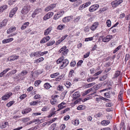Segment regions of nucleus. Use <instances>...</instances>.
<instances>
[{
	"instance_id": "f257e3e1",
	"label": "nucleus",
	"mask_w": 130,
	"mask_h": 130,
	"mask_svg": "<svg viewBox=\"0 0 130 130\" xmlns=\"http://www.w3.org/2000/svg\"><path fill=\"white\" fill-rule=\"evenodd\" d=\"M57 64H60V68L63 69L66 67L69 63V61L67 59H64V57L62 55V57L60 58L56 61Z\"/></svg>"
},
{
	"instance_id": "f03ea898",
	"label": "nucleus",
	"mask_w": 130,
	"mask_h": 130,
	"mask_svg": "<svg viewBox=\"0 0 130 130\" xmlns=\"http://www.w3.org/2000/svg\"><path fill=\"white\" fill-rule=\"evenodd\" d=\"M57 64H60V68L63 69L66 67L69 63V61L67 59H64V57L62 55V57L60 58L56 61Z\"/></svg>"
},
{
	"instance_id": "7ed1b4c3",
	"label": "nucleus",
	"mask_w": 130,
	"mask_h": 130,
	"mask_svg": "<svg viewBox=\"0 0 130 130\" xmlns=\"http://www.w3.org/2000/svg\"><path fill=\"white\" fill-rule=\"evenodd\" d=\"M106 107H109V108H106V111L109 112L113 110L111 106L113 105L112 103L110 101L106 99Z\"/></svg>"
},
{
	"instance_id": "20e7f679",
	"label": "nucleus",
	"mask_w": 130,
	"mask_h": 130,
	"mask_svg": "<svg viewBox=\"0 0 130 130\" xmlns=\"http://www.w3.org/2000/svg\"><path fill=\"white\" fill-rule=\"evenodd\" d=\"M31 7L30 5H27L24 7L21 11L22 13L23 14H26L29 11Z\"/></svg>"
},
{
	"instance_id": "39448f33",
	"label": "nucleus",
	"mask_w": 130,
	"mask_h": 130,
	"mask_svg": "<svg viewBox=\"0 0 130 130\" xmlns=\"http://www.w3.org/2000/svg\"><path fill=\"white\" fill-rule=\"evenodd\" d=\"M112 89V88L111 87H109L106 88V98H109L111 94L113 93Z\"/></svg>"
},
{
	"instance_id": "423d86ee",
	"label": "nucleus",
	"mask_w": 130,
	"mask_h": 130,
	"mask_svg": "<svg viewBox=\"0 0 130 130\" xmlns=\"http://www.w3.org/2000/svg\"><path fill=\"white\" fill-rule=\"evenodd\" d=\"M123 2L122 0H116L111 3L113 7H116Z\"/></svg>"
},
{
	"instance_id": "0eeeda50",
	"label": "nucleus",
	"mask_w": 130,
	"mask_h": 130,
	"mask_svg": "<svg viewBox=\"0 0 130 130\" xmlns=\"http://www.w3.org/2000/svg\"><path fill=\"white\" fill-rule=\"evenodd\" d=\"M99 5L98 4L94 5L91 6L89 8V10L90 12H92L98 9Z\"/></svg>"
},
{
	"instance_id": "6e6552de",
	"label": "nucleus",
	"mask_w": 130,
	"mask_h": 130,
	"mask_svg": "<svg viewBox=\"0 0 130 130\" xmlns=\"http://www.w3.org/2000/svg\"><path fill=\"white\" fill-rule=\"evenodd\" d=\"M12 95V93L11 92L7 93L2 97V100L4 101L6 100L9 99Z\"/></svg>"
},
{
	"instance_id": "1a4fd4ad",
	"label": "nucleus",
	"mask_w": 130,
	"mask_h": 130,
	"mask_svg": "<svg viewBox=\"0 0 130 130\" xmlns=\"http://www.w3.org/2000/svg\"><path fill=\"white\" fill-rule=\"evenodd\" d=\"M19 58V56L18 55H13L11 56L10 57L8 58V61H12L15 60H17Z\"/></svg>"
},
{
	"instance_id": "9d476101",
	"label": "nucleus",
	"mask_w": 130,
	"mask_h": 130,
	"mask_svg": "<svg viewBox=\"0 0 130 130\" xmlns=\"http://www.w3.org/2000/svg\"><path fill=\"white\" fill-rule=\"evenodd\" d=\"M53 15V13L52 12H48L45 15L43 18L44 20H46L51 18Z\"/></svg>"
},
{
	"instance_id": "9b49d317",
	"label": "nucleus",
	"mask_w": 130,
	"mask_h": 130,
	"mask_svg": "<svg viewBox=\"0 0 130 130\" xmlns=\"http://www.w3.org/2000/svg\"><path fill=\"white\" fill-rule=\"evenodd\" d=\"M80 96V93L79 91L76 92L72 95L74 100H75L79 98Z\"/></svg>"
},
{
	"instance_id": "f8f14e48",
	"label": "nucleus",
	"mask_w": 130,
	"mask_h": 130,
	"mask_svg": "<svg viewBox=\"0 0 130 130\" xmlns=\"http://www.w3.org/2000/svg\"><path fill=\"white\" fill-rule=\"evenodd\" d=\"M50 39V37L47 36L44 37L40 41L41 43H43L48 41Z\"/></svg>"
},
{
	"instance_id": "ddd939ff",
	"label": "nucleus",
	"mask_w": 130,
	"mask_h": 130,
	"mask_svg": "<svg viewBox=\"0 0 130 130\" xmlns=\"http://www.w3.org/2000/svg\"><path fill=\"white\" fill-rule=\"evenodd\" d=\"M18 8L15 7L9 13V17L10 18L12 17L13 15H14L16 13V11L18 10Z\"/></svg>"
},
{
	"instance_id": "4468645a",
	"label": "nucleus",
	"mask_w": 130,
	"mask_h": 130,
	"mask_svg": "<svg viewBox=\"0 0 130 130\" xmlns=\"http://www.w3.org/2000/svg\"><path fill=\"white\" fill-rule=\"evenodd\" d=\"M56 6V4H53L50 5V6L47 7L45 9L46 11H48L55 7Z\"/></svg>"
},
{
	"instance_id": "2eb2a0df",
	"label": "nucleus",
	"mask_w": 130,
	"mask_h": 130,
	"mask_svg": "<svg viewBox=\"0 0 130 130\" xmlns=\"http://www.w3.org/2000/svg\"><path fill=\"white\" fill-rule=\"evenodd\" d=\"M99 24V23L98 22L94 23L91 27V29L92 31L94 30L97 28Z\"/></svg>"
},
{
	"instance_id": "dca6fc26",
	"label": "nucleus",
	"mask_w": 130,
	"mask_h": 130,
	"mask_svg": "<svg viewBox=\"0 0 130 130\" xmlns=\"http://www.w3.org/2000/svg\"><path fill=\"white\" fill-rule=\"evenodd\" d=\"M72 19L71 16L67 17H64L62 19V21L64 23L69 22Z\"/></svg>"
},
{
	"instance_id": "f3484780",
	"label": "nucleus",
	"mask_w": 130,
	"mask_h": 130,
	"mask_svg": "<svg viewBox=\"0 0 130 130\" xmlns=\"http://www.w3.org/2000/svg\"><path fill=\"white\" fill-rule=\"evenodd\" d=\"M31 109L29 108H27L22 111V113L23 114H26L30 111Z\"/></svg>"
},
{
	"instance_id": "a211bd4d",
	"label": "nucleus",
	"mask_w": 130,
	"mask_h": 130,
	"mask_svg": "<svg viewBox=\"0 0 130 130\" xmlns=\"http://www.w3.org/2000/svg\"><path fill=\"white\" fill-rule=\"evenodd\" d=\"M62 12H58L57 14H55L54 17V19L55 20H56L58 19L61 16V14Z\"/></svg>"
},
{
	"instance_id": "6ab92c4d",
	"label": "nucleus",
	"mask_w": 130,
	"mask_h": 130,
	"mask_svg": "<svg viewBox=\"0 0 130 130\" xmlns=\"http://www.w3.org/2000/svg\"><path fill=\"white\" fill-rule=\"evenodd\" d=\"M13 40V39L12 38L6 39L3 40L2 41V42L3 44H5L10 42L12 41Z\"/></svg>"
},
{
	"instance_id": "aec40b11",
	"label": "nucleus",
	"mask_w": 130,
	"mask_h": 130,
	"mask_svg": "<svg viewBox=\"0 0 130 130\" xmlns=\"http://www.w3.org/2000/svg\"><path fill=\"white\" fill-rule=\"evenodd\" d=\"M40 51L32 53L30 55L31 57H32L33 56H35L36 57L40 56Z\"/></svg>"
},
{
	"instance_id": "412c9836",
	"label": "nucleus",
	"mask_w": 130,
	"mask_h": 130,
	"mask_svg": "<svg viewBox=\"0 0 130 130\" xmlns=\"http://www.w3.org/2000/svg\"><path fill=\"white\" fill-rule=\"evenodd\" d=\"M7 20L5 19L0 23V28H1L3 26H4L6 24Z\"/></svg>"
},
{
	"instance_id": "4be33fe9",
	"label": "nucleus",
	"mask_w": 130,
	"mask_h": 130,
	"mask_svg": "<svg viewBox=\"0 0 130 130\" xmlns=\"http://www.w3.org/2000/svg\"><path fill=\"white\" fill-rule=\"evenodd\" d=\"M8 123L7 122H4V123L3 122L2 124H1L0 125V127L1 128H3L6 127L8 125Z\"/></svg>"
},
{
	"instance_id": "5701e85b",
	"label": "nucleus",
	"mask_w": 130,
	"mask_h": 130,
	"mask_svg": "<svg viewBox=\"0 0 130 130\" xmlns=\"http://www.w3.org/2000/svg\"><path fill=\"white\" fill-rule=\"evenodd\" d=\"M52 30V27H49L45 31L44 34L45 35H47L49 34V33L51 32V30Z\"/></svg>"
},
{
	"instance_id": "b1692460",
	"label": "nucleus",
	"mask_w": 130,
	"mask_h": 130,
	"mask_svg": "<svg viewBox=\"0 0 130 130\" xmlns=\"http://www.w3.org/2000/svg\"><path fill=\"white\" fill-rule=\"evenodd\" d=\"M16 29V28L15 27H10L7 30V34H9L10 33L12 32L15 31Z\"/></svg>"
},
{
	"instance_id": "393cba45",
	"label": "nucleus",
	"mask_w": 130,
	"mask_h": 130,
	"mask_svg": "<svg viewBox=\"0 0 130 130\" xmlns=\"http://www.w3.org/2000/svg\"><path fill=\"white\" fill-rule=\"evenodd\" d=\"M50 102L52 105H56L57 104V100L55 99H54L53 98H52Z\"/></svg>"
},
{
	"instance_id": "a878e982",
	"label": "nucleus",
	"mask_w": 130,
	"mask_h": 130,
	"mask_svg": "<svg viewBox=\"0 0 130 130\" xmlns=\"http://www.w3.org/2000/svg\"><path fill=\"white\" fill-rule=\"evenodd\" d=\"M7 8V6L6 5H4L0 7V12H2L3 10Z\"/></svg>"
},
{
	"instance_id": "bb28decb",
	"label": "nucleus",
	"mask_w": 130,
	"mask_h": 130,
	"mask_svg": "<svg viewBox=\"0 0 130 130\" xmlns=\"http://www.w3.org/2000/svg\"><path fill=\"white\" fill-rule=\"evenodd\" d=\"M29 23L28 22L25 23L22 26L21 29L22 30L25 29L28 26Z\"/></svg>"
},
{
	"instance_id": "cd10ccee",
	"label": "nucleus",
	"mask_w": 130,
	"mask_h": 130,
	"mask_svg": "<svg viewBox=\"0 0 130 130\" xmlns=\"http://www.w3.org/2000/svg\"><path fill=\"white\" fill-rule=\"evenodd\" d=\"M44 87L45 88L48 89H49L50 87H51V86L49 83H46L44 84Z\"/></svg>"
},
{
	"instance_id": "c85d7f7f",
	"label": "nucleus",
	"mask_w": 130,
	"mask_h": 130,
	"mask_svg": "<svg viewBox=\"0 0 130 130\" xmlns=\"http://www.w3.org/2000/svg\"><path fill=\"white\" fill-rule=\"evenodd\" d=\"M85 106L83 105H80L78 106L77 107V109L78 110H82L84 109Z\"/></svg>"
},
{
	"instance_id": "c756f323",
	"label": "nucleus",
	"mask_w": 130,
	"mask_h": 130,
	"mask_svg": "<svg viewBox=\"0 0 130 130\" xmlns=\"http://www.w3.org/2000/svg\"><path fill=\"white\" fill-rule=\"evenodd\" d=\"M92 90H93L92 88H91L88 89L86 91H85L84 93L83 94V96H85L88 93H89L90 91H91Z\"/></svg>"
},
{
	"instance_id": "7c9ffc66",
	"label": "nucleus",
	"mask_w": 130,
	"mask_h": 130,
	"mask_svg": "<svg viewBox=\"0 0 130 130\" xmlns=\"http://www.w3.org/2000/svg\"><path fill=\"white\" fill-rule=\"evenodd\" d=\"M59 75V72H56L51 75V77L52 78L56 77L58 75Z\"/></svg>"
},
{
	"instance_id": "2f4dec72",
	"label": "nucleus",
	"mask_w": 130,
	"mask_h": 130,
	"mask_svg": "<svg viewBox=\"0 0 130 130\" xmlns=\"http://www.w3.org/2000/svg\"><path fill=\"white\" fill-rule=\"evenodd\" d=\"M14 102V101H10L7 104L6 106L8 107H9L12 106Z\"/></svg>"
},
{
	"instance_id": "473e14b6",
	"label": "nucleus",
	"mask_w": 130,
	"mask_h": 130,
	"mask_svg": "<svg viewBox=\"0 0 130 130\" xmlns=\"http://www.w3.org/2000/svg\"><path fill=\"white\" fill-rule=\"evenodd\" d=\"M55 43V41L54 40L50 41L47 42V45L48 46H50L53 45Z\"/></svg>"
},
{
	"instance_id": "72a5a7b5",
	"label": "nucleus",
	"mask_w": 130,
	"mask_h": 130,
	"mask_svg": "<svg viewBox=\"0 0 130 130\" xmlns=\"http://www.w3.org/2000/svg\"><path fill=\"white\" fill-rule=\"evenodd\" d=\"M72 123L75 125H78L79 123V121L78 120H75L72 122Z\"/></svg>"
},
{
	"instance_id": "f704fd0d",
	"label": "nucleus",
	"mask_w": 130,
	"mask_h": 130,
	"mask_svg": "<svg viewBox=\"0 0 130 130\" xmlns=\"http://www.w3.org/2000/svg\"><path fill=\"white\" fill-rule=\"evenodd\" d=\"M40 102L39 101H33L30 103V105H37V104L39 103Z\"/></svg>"
},
{
	"instance_id": "c9c22d12",
	"label": "nucleus",
	"mask_w": 130,
	"mask_h": 130,
	"mask_svg": "<svg viewBox=\"0 0 130 130\" xmlns=\"http://www.w3.org/2000/svg\"><path fill=\"white\" fill-rule=\"evenodd\" d=\"M98 77H96V78L95 77H91L88 78L87 79V82H91L93 81V80H95L96 78H98Z\"/></svg>"
},
{
	"instance_id": "e433bc0d",
	"label": "nucleus",
	"mask_w": 130,
	"mask_h": 130,
	"mask_svg": "<svg viewBox=\"0 0 130 130\" xmlns=\"http://www.w3.org/2000/svg\"><path fill=\"white\" fill-rule=\"evenodd\" d=\"M67 47L66 46H64L59 51V52L60 53H61L62 52L65 51L67 49Z\"/></svg>"
},
{
	"instance_id": "4c0bfd02",
	"label": "nucleus",
	"mask_w": 130,
	"mask_h": 130,
	"mask_svg": "<svg viewBox=\"0 0 130 130\" xmlns=\"http://www.w3.org/2000/svg\"><path fill=\"white\" fill-rule=\"evenodd\" d=\"M107 26L108 27H110L111 26V21L110 20H108L106 22Z\"/></svg>"
},
{
	"instance_id": "58836bf2",
	"label": "nucleus",
	"mask_w": 130,
	"mask_h": 130,
	"mask_svg": "<svg viewBox=\"0 0 130 130\" xmlns=\"http://www.w3.org/2000/svg\"><path fill=\"white\" fill-rule=\"evenodd\" d=\"M112 35H108L106 36V42H108L112 38Z\"/></svg>"
},
{
	"instance_id": "ea45409f",
	"label": "nucleus",
	"mask_w": 130,
	"mask_h": 130,
	"mask_svg": "<svg viewBox=\"0 0 130 130\" xmlns=\"http://www.w3.org/2000/svg\"><path fill=\"white\" fill-rule=\"evenodd\" d=\"M28 73V72L26 70H23L21 73V75L22 76L25 75Z\"/></svg>"
},
{
	"instance_id": "a19ab883",
	"label": "nucleus",
	"mask_w": 130,
	"mask_h": 130,
	"mask_svg": "<svg viewBox=\"0 0 130 130\" xmlns=\"http://www.w3.org/2000/svg\"><path fill=\"white\" fill-rule=\"evenodd\" d=\"M76 63L75 61H72L70 63V66L71 67H74L76 65Z\"/></svg>"
},
{
	"instance_id": "79ce46f5",
	"label": "nucleus",
	"mask_w": 130,
	"mask_h": 130,
	"mask_svg": "<svg viewBox=\"0 0 130 130\" xmlns=\"http://www.w3.org/2000/svg\"><path fill=\"white\" fill-rule=\"evenodd\" d=\"M74 73V71L73 70H71L69 73V76L70 77H72L73 76V74Z\"/></svg>"
},
{
	"instance_id": "37998d69",
	"label": "nucleus",
	"mask_w": 130,
	"mask_h": 130,
	"mask_svg": "<svg viewBox=\"0 0 130 130\" xmlns=\"http://www.w3.org/2000/svg\"><path fill=\"white\" fill-rule=\"evenodd\" d=\"M65 85L68 88H69L71 85V84L69 82H67L65 84Z\"/></svg>"
},
{
	"instance_id": "c03bdc74",
	"label": "nucleus",
	"mask_w": 130,
	"mask_h": 130,
	"mask_svg": "<svg viewBox=\"0 0 130 130\" xmlns=\"http://www.w3.org/2000/svg\"><path fill=\"white\" fill-rule=\"evenodd\" d=\"M41 82V81L39 80H37L35 81V86H38Z\"/></svg>"
},
{
	"instance_id": "a18cd8bd",
	"label": "nucleus",
	"mask_w": 130,
	"mask_h": 130,
	"mask_svg": "<svg viewBox=\"0 0 130 130\" xmlns=\"http://www.w3.org/2000/svg\"><path fill=\"white\" fill-rule=\"evenodd\" d=\"M121 47V45H119L118 46L117 48H116V49L113 51V53H115L116 52H117L118 50H119L120 48Z\"/></svg>"
},
{
	"instance_id": "49530a36",
	"label": "nucleus",
	"mask_w": 130,
	"mask_h": 130,
	"mask_svg": "<svg viewBox=\"0 0 130 130\" xmlns=\"http://www.w3.org/2000/svg\"><path fill=\"white\" fill-rule=\"evenodd\" d=\"M69 51L68 49H67L65 51L62 52V55H67V53Z\"/></svg>"
},
{
	"instance_id": "de8ad7c7",
	"label": "nucleus",
	"mask_w": 130,
	"mask_h": 130,
	"mask_svg": "<svg viewBox=\"0 0 130 130\" xmlns=\"http://www.w3.org/2000/svg\"><path fill=\"white\" fill-rule=\"evenodd\" d=\"M120 73V72L119 71H117L116 72L115 74V77H117L118 76Z\"/></svg>"
},
{
	"instance_id": "09e8293b",
	"label": "nucleus",
	"mask_w": 130,
	"mask_h": 130,
	"mask_svg": "<svg viewBox=\"0 0 130 130\" xmlns=\"http://www.w3.org/2000/svg\"><path fill=\"white\" fill-rule=\"evenodd\" d=\"M64 26V25H60L58 26L57 28L59 30H62L63 29Z\"/></svg>"
},
{
	"instance_id": "8fccbe9b",
	"label": "nucleus",
	"mask_w": 130,
	"mask_h": 130,
	"mask_svg": "<svg viewBox=\"0 0 130 130\" xmlns=\"http://www.w3.org/2000/svg\"><path fill=\"white\" fill-rule=\"evenodd\" d=\"M129 55L128 54H126L125 55V61H126L128 60L129 58Z\"/></svg>"
},
{
	"instance_id": "3c124183",
	"label": "nucleus",
	"mask_w": 130,
	"mask_h": 130,
	"mask_svg": "<svg viewBox=\"0 0 130 130\" xmlns=\"http://www.w3.org/2000/svg\"><path fill=\"white\" fill-rule=\"evenodd\" d=\"M57 89L58 90L62 91L63 90V88L62 86L59 85Z\"/></svg>"
},
{
	"instance_id": "603ef678",
	"label": "nucleus",
	"mask_w": 130,
	"mask_h": 130,
	"mask_svg": "<svg viewBox=\"0 0 130 130\" xmlns=\"http://www.w3.org/2000/svg\"><path fill=\"white\" fill-rule=\"evenodd\" d=\"M95 83H91L88 84L87 85V87L89 88L90 87L92 86H93V85H95Z\"/></svg>"
},
{
	"instance_id": "864d4df0",
	"label": "nucleus",
	"mask_w": 130,
	"mask_h": 130,
	"mask_svg": "<svg viewBox=\"0 0 130 130\" xmlns=\"http://www.w3.org/2000/svg\"><path fill=\"white\" fill-rule=\"evenodd\" d=\"M15 2V0H10L8 2V4L10 5H11L13 4L14 2Z\"/></svg>"
},
{
	"instance_id": "5fc2aeb1",
	"label": "nucleus",
	"mask_w": 130,
	"mask_h": 130,
	"mask_svg": "<svg viewBox=\"0 0 130 130\" xmlns=\"http://www.w3.org/2000/svg\"><path fill=\"white\" fill-rule=\"evenodd\" d=\"M29 120V118H24L22 119V121L24 122H26Z\"/></svg>"
},
{
	"instance_id": "6e6d98bb",
	"label": "nucleus",
	"mask_w": 130,
	"mask_h": 130,
	"mask_svg": "<svg viewBox=\"0 0 130 130\" xmlns=\"http://www.w3.org/2000/svg\"><path fill=\"white\" fill-rule=\"evenodd\" d=\"M41 10L40 9H36L35 10L34 12L33 13L34 15H36L38 13L39 11H41Z\"/></svg>"
},
{
	"instance_id": "4d7b16f0",
	"label": "nucleus",
	"mask_w": 130,
	"mask_h": 130,
	"mask_svg": "<svg viewBox=\"0 0 130 130\" xmlns=\"http://www.w3.org/2000/svg\"><path fill=\"white\" fill-rule=\"evenodd\" d=\"M106 10V8H101L99 10V12L100 13L103 12Z\"/></svg>"
},
{
	"instance_id": "13d9d810",
	"label": "nucleus",
	"mask_w": 130,
	"mask_h": 130,
	"mask_svg": "<svg viewBox=\"0 0 130 130\" xmlns=\"http://www.w3.org/2000/svg\"><path fill=\"white\" fill-rule=\"evenodd\" d=\"M100 38L102 39V41L103 42H106V38L104 36H100Z\"/></svg>"
},
{
	"instance_id": "bf43d9fd",
	"label": "nucleus",
	"mask_w": 130,
	"mask_h": 130,
	"mask_svg": "<svg viewBox=\"0 0 130 130\" xmlns=\"http://www.w3.org/2000/svg\"><path fill=\"white\" fill-rule=\"evenodd\" d=\"M99 88V86L98 85H96L93 87V89H94L95 90H97Z\"/></svg>"
},
{
	"instance_id": "052dcab7",
	"label": "nucleus",
	"mask_w": 130,
	"mask_h": 130,
	"mask_svg": "<svg viewBox=\"0 0 130 130\" xmlns=\"http://www.w3.org/2000/svg\"><path fill=\"white\" fill-rule=\"evenodd\" d=\"M91 4V2H88L86 3L85 4H84V6L85 7H86L89 5Z\"/></svg>"
},
{
	"instance_id": "680f3d73",
	"label": "nucleus",
	"mask_w": 130,
	"mask_h": 130,
	"mask_svg": "<svg viewBox=\"0 0 130 130\" xmlns=\"http://www.w3.org/2000/svg\"><path fill=\"white\" fill-rule=\"evenodd\" d=\"M92 37H89L85 38V41H91L92 40Z\"/></svg>"
},
{
	"instance_id": "e2e57ef3",
	"label": "nucleus",
	"mask_w": 130,
	"mask_h": 130,
	"mask_svg": "<svg viewBox=\"0 0 130 130\" xmlns=\"http://www.w3.org/2000/svg\"><path fill=\"white\" fill-rule=\"evenodd\" d=\"M84 4H83L80 5L78 9L79 10H82L85 8Z\"/></svg>"
},
{
	"instance_id": "0e129e2a",
	"label": "nucleus",
	"mask_w": 130,
	"mask_h": 130,
	"mask_svg": "<svg viewBox=\"0 0 130 130\" xmlns=\"http://www.w3.org/2000/svg\"><path fill=\"white\" fill-rule=\"evenodd\" d=\"M122 94H120L118 96V99L119 100L122 101Z\"/></svg>"
},
{
	"instance_id": "69168bd1",
	"label": "nucleus",
	"mask_w": 130,
	"mask_h": 130,
	"mask_svg": "<svg viewBox=\"0 0 130 130\" xmlns=\"http://www.w3.org/2000/svg\"><path fill=\"white\" fill-rule=\"evenodd\" d=\"M83 61L82 60H80L78 61L77 64V66H80L82 63L83 62Z\"/></svg>"
},
{
	"instance_id": "338daca9",
	"label": "nucleus",
	"mask_w": 130,
	"mask_h": 130,
	"mask_svg": "<svg viewBox=\"0 0 130 130\" xmlns=\"http://www.w3.org/2000/svg\"><path fill=\"white\" fill-rule=\"evenodd\" d=\"M70 117L69 116L67 115L64 117V119L65 121H67L69 119Z\"/></svg>"
},
{
	"instance_id": "774afa93",
	"label": "nucleus",
	"mask_w": 130,
	"mask_h": 130,
	"mask_svg": "<svg viewBox=\"0 0 130 130\" xmlns=\"http://www.w3.org/2000/svg\"><path fill=\"white\" fill-rule=\"evenodd\" d=\"M26 96V95L25 94H23L21 96L20 98L22 99H23L24 98H25Z\"/></svg>"
}]
</instances>
